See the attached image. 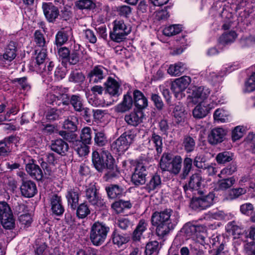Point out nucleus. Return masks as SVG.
I'll list each match as a JSON object with an SVG mask.
<instances>
[{
  "label": "nucleus",
  "mask_w": 255,
  "mask_h": 255,
  "mask_svg": "<svg viewBox=\"0 0 255 255\" xmlns=\"http://www.w3.org/2000/svg\"><path fill=\"white\" fill-rule=\"evenodd\" d=\"M51 149L61 155H64L69 149L68 144L61 139L52 140L50 145Z\"/></svg>",
  "instance_id": "nucleus-23"
},
{
  "label": "nucleus",
  "mask_w": 255,
  "mask_h": 255,
  "mask_svg": "<svg viewBox=\"0 0 255 255\" xmlns=\"http://www.w3.org/2000/svg\"><path fill=\"white\" fill-rule=\"evenodd\" d=\"M229 229L230 230L232 233L234 238H239L240 236L242 235L244 230L239 226L235 224L234 222L228 225Z\"/></svg>",
  "instance_id": "nucleus-64"
},
{
  "label": "nucleus",
  "mask_w": 255,
  "mask_h": 255,
  "mask_svg": "<svg viewBox=\"0 0 255 255\" xmlns=\"http://www.w3.org/2000/svg\"><path fill=\"white\" fill-rule=\"evenodd\" d=\"M147 172L145 167L142 163L137 164L134 173L131 176L132 183L139 186L144 184L146 182V176Z\"/></svg>",
  "instance_id": "nucleus-13"
},
{
  "label": "nucleus",
  "mask_w": 255,
  "mask_h": 255,
  "mask_svg": "<svg viewBox=\"0 0 255 255\" xmlns=\"http://www.w3.org/2000/svg\"><path fill=\"white\" fill-rule=\"evenodd\" d=\"M229 113L227 111L222 109H217L214 114V120L218 122L225 123L229 120Z\"/></svg>",
  "instance_id": "nucleus-43"
},
{
  "label": "nucleus",
  "mask_w": 255,
  "mask_h": 255,
  "mask_svg": "<svg viewBox=\"0 0 255 255\" xmlns=\"http://www.w3.org/2000/svg\"><path fill=\"white\" fill-rule=\"evenodd\" d=\"M91 132L92 130L89 127H85L82 130L80 134L81 142L90 144L91 141Z\"/></svg>",
  "instance_id": "nucleus-54"
},
{
  "label": "nucleus",
  "mask_w": 255,
  "mask_h": 255,
  "mask_svg": "<svg viewBox=\"0 0 255 255\" xmlns=\"http://www.w3.org/2000/svg\"><path fill=\"white\" fill-rule=\"evenodd\" d=\"M208 108L202 104H199L193 110V116L198 119L205 117L208 113Z\"/></svg>",
  "instance_id": "nucleus-41"
},
{
  "label": "nucleus",
  "mask_w": 255,
  "mask_h": 255,
  "mask_svg": "<svg viewBox=\"0 0 255 255\" xmlns=\"http://www.w3.org/2000/svg\"><path fill=\"white\" fill-rule=\"evenodd\" d=\"M233 153L229 151H224L217 154L216 157L217 162L220 164H224L230 162L233 159Z\"/></svg>",
  "instance_id": "nucleus-42"
},
{
  "label": "nucleus",
  "mask_w": 255,
  "mask_h": 255,
  "mask_svg": "<svg viewBox=\"0 0 255 255\" xmlns=\"http://www.w3.org/2000/svg\"><path fill=\"white\" fill-rule=\"evenodd\" d=\"M77 145L74 146L75 150L80 156H84L88 154L89 152V147L86 144L81 142V141H76Z\"/></svg>",
  "instance_id": "nucleus-44"
},
{
  "label": "nucleus",
  "mask_w": 255,
  "mask_h": 255,
  "mask_svg": "<svg viewBox=\"0 0 255 255\" xmlns=\"http://www.w3.org/2000/svg\"><path fill=\"white\" fill-rule=\"evenodd\" d=\"M108 197L111 199L120 198L123 194V188L117 185H111L106 188Z\"/></svg>",
  "instance_id": "nucleus-35"
},
{
  "label": "nucleus",
  "mask_w": 255,
  "mask_h": 255,
  "mask_svg": "<svg viewBox=\"0 0 255 255\" xmlns=\"http://www.w3.org/2000/svg\"><path fill=\"white\" fill-rule=\"evenodd\" d=\"M133 104V100L131 96L128 93L124 97L122 103L117 107V111L118 112L124 113L129 110Z\"/></svg>",
  "instance_id": "nucleus-32"
},
{
  "label": "nucleus",
  "mask_w": 255,
  "mask_h": 255,
  "mask_svg": "<svg viewBox=\"0 0 255 255\" xmlns=\"http://www.w3.org/2000/svg\"><path fill=\"white\" fill-rule=\"evenodd\" d=\"M77 120L75 117H71L64 122L63 127L65 129H67L70 133L74 132L77 130Z\"/></svg>",
  "instance_id": "nucleus-40"
},
{
  "label": "nucleus",
  "mask_w": 255,
  "mask_h": 255,
  "mask_svg": "<svg viewBox=\"0 0 255 255\" xmlns=\"http://www.w3.org/2000/svg\"><path fill=\"white\" fill-rule=\"evenodd\" d=\"M51 97L54 98V100L51 102L50 103L53 105H58L59 106L61 103H62L64 105H68L70 104V97H69L67 94H61L56 97L54 95H50Z\"/></svg>",
  "instance_id": "nucleus-51"
},
{
  "label": "nucleus",
  "mask_w": 255,
  "mask_h": 255,
  "mask_svg": "<svg viewBox=\"0 0 255 255\" xmlns=\"http://www.w3.org/2000/svg\"><path fill=\"white\" fill-rule=\"evenodd\" d=\"M61 113V111L59 109H51L47 112L46 117L50 121H55L59 118Z\"/></svg>",
  "instance_id": "nucleus-59"
},
{
  "label": "nucleus",
  "mask_w": 255,
  "mask_h": 255,
  "mask_svg": "<svg viewBox=\"0 0 255 255\" xmlns=\"http://www.w3.org/2000/svg\"><path fill=\"white\" fill-rule=\"evenodd\" d=\"M130 31L131 27L126 24L123 20L117 19L113 22V31L110 32V36L113 41L120 42L126 38Z\"/></svg>",
  "instance_id": "nucleus-6"
},
{
  "label": "nucleus",
  "mask_w": 255,
  "mask_h": 255,
  "mask_svg": "<svg viewBox=\"0 0 255 255\" xmlns=\"http://www.w3.org/2000/svg\"><path fill=\"white\" fill-rule=\"evenodd\" d=\"M191 82V78L189 76H184L176 79L171 84V90L178 99H181L185 96L184 91Z\"/></svg>",
  "instance_id": "nucleus-8"
},
{
  "label": "nucleus",
  "mask_w": 255,
  "mask_h": 255,
  "mask_svg": "<svg viewBox=\"0 0 255 255\" xmlns=\"http://www.w3.org/2000/svg\"><path fill=\"white\" fill-rule=\"evenodd\" d=\"M175 122L178 125H182L185 121V114L183 106L178 104L175 106L173 111Z\"/></svg>",
  "instance_id": "nucleus-28"
},
{
  "label": "nucleus",
  "mask_w": 255,
  "mask_h": 255,
  "mask_svg": "<svg viewBox=\"0 0 255 255\" xmlns=\"http://www.w3.org/2000/svg\"><path fill=\"white\" fill-rule=\"evenodd\" d=\"M187 69L186 65L181 62L170 65L167 70L169 74L173 76H179Z\"/></svg>",
  "instance_id": "nucleus-29"
},
{
  "label": "nucleus",
  "mask_w": 255,
  "mask_h": 255,
  "mask_svg": "<svg viewBox=\"0 0 255 255\" xmlns=\"http://www.w3.org/2000/svg\"><path fill=\"white\" fill-rule=\"evenodd\" d=\"M94 141L95 144L99 146L105 145L107 142L105 134L103 131H98L95 133Z\"/></svg>",
  "instance_id": "nucleus-57"
},
{
  "label": "nucleus",
  "mask_w": 255,
  "mask_h": 255,
  "mask_svg": "<svg viewBox=\"0 0 255 255\" xmlns=\"http://www.w3.org/2000/svg\"><path fill=\"white\" fill-rule=\"evenodd\" d=\"M129 240V237L126 234H121L118 232L114 231L112 235V241L115 245L121 247L127 243Z\"/></svg>",
  "instance_id": "nucleus-36"
},
{
  "label": "nucleus",
  "mask_w": 255,
  "mask_h": 255,
  "mask_svg": "<svg viewBox=\"0 0 255 255\" xmlns=\"http://www.w3.org/2000/svg\"><path fill=\"white\" fill-rule=\"evenodd\" d=\"M34 41L38 46L41 47L45 46V39L43 34L39 30H36L34 32Z\"/></svg>",
  "instance_id": "nucleus-62"
},
{
  "label": "nucleus",
  "mask_w": 255,
  "mask_h": 255,
  "mask_svg": "<svg viewBox=\"0 0 255 255\" xmlns=\"http://www.w3.org/2000/svg\"><path fill=\"white\" fill-rule=\"evenodd\" d=\"M131 8L128 5H123L117 7L118 15L122 17L128 18L131 13Z\"/></svg>",
  "instance_id": "nucleus-56"
},
{
  "label": "nucleus",
  "mask_w": 255,
  "mask_h": 255,
  "mask_svg": "<svg viewBox=\"0 0 255 255\" xmlns=\"http://www.w3.org/2000/svg\"><path fill=\"white\" fill-rule=\"evenodd\" d=\"M176 224L177 221L175 220L173 223H161V222H159L157 224H153V225L157 226L156 232L157 236L163 237L168 234L170 230L174 229Z\"/></svg>",
  "instance_id": "nucleus-24"
},
{
  "label": "nucleus",
  "mask_w": 255,
  "mask_h": 255,
  "mask_svg": "<svg viewBox=\"0 0 255 255\" xmlns=\"http://www.w3.org/2000/svg\"><path fill=\"white\" fill-rule=\"evenodd\" d=\"M235 182L236 179L234 177L219 180L217 183L215 189L217 191H225L233 186Z\"/></svg>",
  "instance_id": "nucleus-31"
},
{
  "label": "nucleus",
  "mask_w": 255,
  "mask_h": 255,
  "mask_svg": "<svg viewBox=\"0 0 255 255\" xmlns=\"http://www.w3.org/2000/svg\"><path fill=\"white\" fill-rule=\"evenodd\" d=\"M69 79L70 82L79 83L84 80L85 76L82 72L75 71L71 73Z\"/></svg>",
  "instance_id": "nucleus-61"
},
{
  "label": "nucleus",
  "mask_w": 255,
  "mask_h": 255,
  "mask_svg": "<svg viewBox=\"0 0 255 255\" xmlns=\"http://www.w3.org/2000/svg\"><path fill=\"white\" fill-rule=\"evenodd\" d=\"M108 75L107 69L102 66H95L88 73V78L91 83H101Z\"/></svg>",
  "instance_id": "nucleus-11"
},
{
  "label": "nucleus",
  "mask_w": 255,
  "mask_h": 255,
  "mask_svg": "<svg viewBox=\"0 0 255 255\" xmlns=\"http://www.w3.org/2000/svg\"><path fill=\"white\" fill-rule=\"evenodd\" d=\"M162 138L154 131L148 138V141L146 144L148 148L153 149L155 148L157 153L160 154L162 151Z\"/></svg>",
  "instance_id": "nucleus-16"
},
{
  "label": "nucleus",
  "mask_w": 255,
  "mask_h": 255,
  "mask_svg": "<svg viewBox=\"0 0 255 255\" xmlns=\"http://www.w3.org/2000/svg\"><path fill=\"white\" fill-rule=\"evenodd\" d=\"M182 30L180 25L173 24L164 28L163 30L164 35L171 36L179 33Z\"/></svg>",
  "instance_id": "nucleus-46"
},
{
  "label": "nucleus",
  "mask_w": 255,
  "mask_h": 255,
  "mask_svg": "<svg viewBox=\"0 0 255 255\" xmlns=\"http://www.w3.org/2000/svg\"><path fill=\"white\" fill-rule=\"evenodd\" d=\"M171 210L166 209L160 212H155L152 216L151 221L152 224L173 223L170 218Z\"/></svg>",
  "instance_id": "nucleus-17"
},
{
  "label": "nucleus",
  "mask_w": 255,
  "mask_h": 255,
  "mask_svg": "<svg viewBox=\"0 0 255 255\" xmlns=\"http://www.w3.org/2000/svg\"><path fill=\"white\" fill-rule=\"evenodd\" d=\"M237 37V34L235 31H231L223 33L219 38L218 41L220 44L223 45L230 44L234 41Z\"/></svg>",
  "instance_id": "nucleus-37"
},
{
  "label": "nucleus",
  "mask_w": 255,
  "mask_h": 255,
  "mask_svg": "<svg viewBox=\"0 0 255 255\" xmlns=\"http://www.w3.org/2000/svg\"><path fill=\"white\" fill-rule=\"evenodd\" d=\"M86 59L84 53V51L82 50L79 44H75L74 45L73 49L70 53L69 62L70 64L75 65L79 62Z\"/></svg>",
  "instance_id": "nucleus-18"
},
{
  "label": "nucleus",
  "mask_w": 255,
  "mask_h": 255,
  "mask_svg": "<svg viewBox=\"0 0 255 255\" xmlns=\"http://www.w3.org/2000/svg\"><path fill=\"white\" fill-rule=\"evenodd\" d=\"M161 183V178L157 174L154 175L147 184V188L149 190H154L160 187Z\"/></svg>",
  "instance_id": "nucleus-53"
},
{
  "label": "nucleus",
  "mask_w": 255,
  "mask_h": 255,
  "mask_svg": "<svg viewBox=\"0 0 255 255\" xmlns=\"http://www.w3.org/2000/svg\"><path fill=\"white\" fill-rule=\"evenodd\" d=\"M92 159L94 167L99 172L113 168L114 159L107 151H103L100 154L97 151H93Z\"/></svg>",
  "instance_id": "nucleus-2"
},
{
  "label": "nucleus",
  "mask_w": 255,
  "mask_h": 255,
  "mask_svg": "<svg viewBox=\"0 0 255 255\" xmlns=\"http://www.w3.org/2000/svg\"><path fill=\"white\" fill-rule=\"evenodd\" d=\"M182 145L187 152H190L195 147V140L192 137L186 135L183 138Z\"/></svg>",
  "instance_id": "nucleus-45"
},
{
  "label": "nucleus",
  "mask_w": 255,
  "mask_h": 255,
  "mask_svg": "<svg viewBox=\"0 0 255 255\" xmlns=\"http://www.w3.org/2000/svg\"><path fill=\"white\" fill-rule=\"evenodd\" d=\"M193 160L190 157H186L183 160V167L181 174V178L185 179L190 173L192 168Z\"/></svg>",
  "instance_id": "nucleus-49"
},
{
  "label": "nucleus",
  "mask_w": 255,
  "mask_h": 255,
  "mask_svg": "<svg viewBox=\"0 0 255 255\" xmlns=\"http://www.w3.org/2000/svg\"><path fill=\"white\" fill-rule=\"evenodd\" d=\"M110 228L103 223L96 222L91 227L90 238L95 246L102 245L106 240Z\"/></svg>",
  "instance_id": "nucleus-3"
},
{
  "label": "nucleus",
  "mask_w": 255,
  "mask_h": 255,
  "mask_svg": "<svg viewBox=\"0 0 255 255\" xmlns=\"http://www.w3.org/2000/svg\"><path fill=\"white\" fill-rule=\"evenodd\" d=\"M37 52L38 50H36L35 53L36 54H37L35 57L36 62L37 65L41 66L40 68H42L47 56L46 50L43 48L38 53H37Z\"/></svg>",
  "instance_id": "nucleus-60"
},
{
  "label": "nucleus",
  "mask_w": 255,
  "mask_h": 255,
  "mask_svg": "<svg viewBox=\"0 0 255 255\" xmlns=\"http://www.w3.org/2000/svg\"><path fill=\"white\" fill-rule=\"evenodd\" d=\"M90 213V210L85 203L81 204L77 209V216L78 218L83 219Z\"/></svg>",
  "instance_id": "nucleus-55"
},
{
  "label": "nucleus",
  "mask_w": 255,
  "mask_h": 255,
  "mask_svg": "<svg viewBox=\"0 0 255 255\" xmlns=\"http://www.w3.org/2000/svg\"><path fill=\"white\" fill-rule=\"evenodd\" d=\"M75 7L80 10H92L96 7L95 0H78L75 2Z\"/></svg>",
  "instance_id": "nucleus-34"
},
{
  "label": "nucleus",
  "mask_w": 255,
  "mask_h": 255,
  "mask_svg": "<svg viewBox=\"0 0 255 255\" xmlns=\"http://www.w3.org/2000/svg\"><path fill=\"white\" fill-rule=\"evenodd\" d=\"M131 204L129 201H123L122 200L116 201L112 205V208L118 213H121L125 209H129Z\"/></svg>",
  "instance_id": "nucleus-38"
},
{
  "label": "nucleus",
  "mask_w": 255,
  "mask_h": 255,
  "mask_svg": "<svg viewBox=\"0 0 255 255\" xmlns=\"http://www.w3.org/2000/svg\"><path fill=\"white\" fill-rule=\"evenodd\" d=\"M16 43L14 41H10L5 49L4 53L3 54V58L5 60L11 61L16 57Z\"/></svg>",
  "instance_id": "nucleus-33"
},
{
  "label": "nucleus",
  "mask_w": 255,
  "mask_h": 255,
  "mask_svg": "<svg viewBox=\"0 0 255 255\" xmlns=\"http://www.w3.org/2000/svg\"><path fill=\"white\" fill-rule=\"evenodd\" d=\"M85 196L88 202L93 205L95 208L101 210L106 207L104 199L98 195L97 189L95 185H91L85 191Z\"/></svg>",
  "instance_id": "nucleus-10"
},
{
  "label": "nucleus",
  "mask_w": 255,
  "mask_h": 255,
  "mask_svg": "<svg viewBox=\"0 0 255 255\" xmlns=\"http://www.w3.org/2000/svg\"><path fill=\"white\" fill-rule=\"evenodd\" d=\"M200 226L188 223L184 226L183 230L187 237L190 238L195 235L197 232L200 231Z\"/></svg>",
  "instance_id": "nucleus-48"
},
{
  "label": "nucleus",
  "mask_w": 255,
  "mask_h": 255,
  "mask_svg": "<svg viewBox=\"0 0 255 255\" xmlns=\"http://www.w3.org/2000/svg\"><path fill=\"white\" fill-rule=\"evenodd\" d=\"M210 93V91L208 88L201 86L194 88L191 95L189 97L190 102L194 104H201L208 97Z\"/></svg>",
  "instance_id": "nucleus-14"
},
{
  "label": "nucleus",
  "mask_w": 255,
  "mask_h": 255,
  "mask_svg": "<svg viewBox=\"0 0 255 255\" xmlns=\"http://www.w3.org/2000/svg\"><path fill=\"white\" fill-rule=\"evenodd\" d=\"M26 170L32 178L37 180H41L43 176L41 169L38 165L35 164H27L26 165Z\"/></svg>",
  "instance_id": "nucleus-26"
},
{
  "label": "nucleus",
  "mask_w": 255,
  "mask_h": 255,
  "mask_svg": "<svg viewBox=\"0 0 255 255\" xmlns=\"http://www.w3.org/2000/svg\"><path fill=\"white\" fill-rule=\"evenodd\" d=\"M80 195V190L77 187L69 188L66 195L69 205L71 208L75 210L77 206Z\"/></svg>",
  "instance_id": "nucleus-22"
},
{
  "label": "nucleus",
  "mask_w": 255,
  "mask_h": 255,
  "mask_svg": "<svg viewBox=\"0 0 255 255\" xmlns=\"http://www.w3.org/2000/svg\"><path fill=\"white\" fill-rule=\"evenodd\" d=\"M51 210L53 215L61 216L64 212L62 204L61 197L57 194L51 195L50 198Z\"/></svg>",
  "instance_id": "nucleus-15"
},
{
  "label": "nucleus",
  "mask_w": 255,
  "mask_h": 255,
  "mask_svg": "<svg viewBox=\"0 0 255 255\" xmlns=\"http://www.w3.org/2000/svg\"><path fill=\"white\" fill-rule=\"evenodd\" d=\"M202 178L200 174L195 173L193 174L190 178L188 184L184 186V190L187 196L190 197L192 193L195 195L198 193H202L200 187L202 185Z\"/></svg>",
  "instance_id": "nucleus-9"
},
{
  "label": "nucleus",
  "mask_w": 255,
  "mask_h": 255,
  "mask_svg": "<svg viewBox=\"0 0 255 255\" xmlns=\"http://www.w3.org/2000/svg\"><path fill=\"white\" fill-rule=\"evenodd\" d=\"M255 90V72L253 73L245 84V91L251 92Z\"/></svg>",
  "instance_id": "nucleus-63"
},
{
  "label": "nucleus",
  "mask_w": 255,
  "mask_h": 255,
  "mask_svg": "<svg viewBox=\"0 0 255 255\" xmlns=\"http://www.w3.org/2000/svg\"><path fill=\"white\" fill-rule=\"evenodd\" d=\"M72 34V29L69 28L67 30L59 31L55 36V44L61 46L65 44L68 40L69 37Z\"/></svg>",
  "instance_id": "nucleus-30"
},
{
  "label": "nucleus",
  "mask_w": 255,
  "mask_h": 255,
  "mask_svg": "<svg viewBox=\"0 0 255 255\" xmlns=\"http://www.w3.org/2000/svg\"><path fill=\"white\" fill-rule=\"evenodd\" d=\"M226 135L225 130L220 128L213 129L208 135L209 142L212 144H216L224 140Z\"/></svg>",
  "instance_id": "nucleus-20"
},
{
  "label": "nucleus",
  "mask_w": 255,
  "mask_h": 255,
  "mask_svg": "<svg viewBox=\"0 0 255 255\" xmlns=\"http://www.w3.org/2000/svg\"><path fill=\"white\" fill-rule=\"evenodd\" d=\"M42 9L46 20L49 22H54L59 15L58 8L52 2H43Z\"/></svg>",
  "instance_id": "nucleus-12"
},
{
  "label": "nucleus",
  "mask_w": 255,
  "mask_h": 255,
  "mask_svg": "<svg viewBox=\"0 0 255 255\" xmlns=\"http://www.w3.org/2000/svg\"><path fill=\"white\" fill-rule=\"evenodd\" d=\"M20 191L24 197H32L37 192L36 184L30 180L23 181L20 186Z\"/></svg>",
  "instance_id": "nucleus-19"
},
{
  "label": "nucleus",
  "mask_w": 255,
  "mask_h": 255,
  "mask_svg": "<svg viewBox=\"0 0 255 255\" xmlns=\"http://www.w3.org/2000/svg\"><path fill=\"white\" fill-rule=\"evenodd\" d=\"M106 91L112 96H118L120 95L119 83L114 78L109 77L105 83Z\"/></svg>",
  "instance_id": "nucleus-21"
},
{
  "label": "nucleus",
  "mask_w": 255,
  "mask_h": 255,
  "mask_svg": "<svg viewBox=\"0 0 255 255\" xmlns=\"http://www.w3.org/2000/svg\"><path fill=\"white\" fill-rule=\"evenodd\" d=\"M182 162V159L180 156L164 153L161 158L160 166L163 171L177 175L181 170Z\"/></svg>",
  "instance_id": "nucleus-1"
},
{
  "label": "nucleus",
  "mask_w": 255,
  "mask_h": 255,
  "mask_svg": "<svg viewBox=\"0 0 255 255\" xmlns=\"http://www.w3.org/2000/svg\"><path fill=\"white\" fill-rule=\"evenodd\" d=\"M143 115L141 111L133 112L125 117V120L129 125L136 126L142 122Z\"/></svg>",
  "instance_id": "nucleus-25"
},
{
  "label": "nucleus",
  "mask_w": 255,
  "mask_h": 255,
  "mask_svg": "<svg viewBox=\"0 0 255 255\" xmlns=\"http://www.w3.org/2000/svg\"><path fill=\"white\" fill-rule=\"evenodd\" d=\"M70 104L74 110L79 112L83 109V104L82 97L79 95H72L70 96Z\"/></svg>",
  "instance_id": "nucleus-39"
},
{
  "label": "nucleus",
  "mask_w": 255,
  "mask_h": 255,
  "mask_svg": "<svg viewBox=\"0 0 255 255\" xmlns=\"http://www.w3.org/2000/svg\"><path fill=\"white\" fill-rule=\"evenodd\" d=\"M133 98L134 105L139 109H144L147 106V100L140 91H134Z\"/></svg>",
  "instance_id": "nucleus-27"
},
{
  "label": "nucleus",
  "mask_w": 255,
  "mask_h": 255,
  "mask_svg": "<svg viewBox=\"0 0 255 255\" xmlns=\"http://www.w3.org/2000/svg\"><path fill=\"white\" fill-rule=\"evenodd\" d=\"M198 197L192 196L190 202V207L194 210H204L213 205L215 195L212 192L206 193L202 191V193H198Z\"/></svg>",
  "instance_id": "nucleus-5"
},
{
  "label": "nucleus",
  "mask_w": 255,
  "mask_h": 255,
  "mask_svg": "<svg viewBox=\"0 0 255 255\" xmlns=\"http://www.w3.org/2000/svg\"><path fill=\"white\" fill-rule=\"evenodd\" d=\"M0 221L5 229H11L14 227L15 219L12 211L5 201H0Z\"/></svg>",
  "instance_id": "nucleus-7"
},
{
  "label": "nucleus",
  "mask_w": 255,
  "mask_h": 255,
  "mask_svg": "<svg viewBox=\"0 0 255 255\" xmlns=\"http://www.w3.org/2000/svg\"><path fill=\"white\" fill-rule=\"evenodd\" d=\"M158 245V242L155 241H151L147 244L145 250V255H156L159 251Z\"/></svg>",
  "instance_id": "nucleus-52"
},
{
  "label": "nucleus",
  "mask_w": 255,
  "mask_h": 255,
  "mask_svg": "<svg viewBox=\"0 0 255 255\" xmlns=\"http://www.w3.org/2000/svg\"><path fill=\"white\" fill-rule=\"evenodd\" d=\"M18 220L24 227H29L33 221L31 215L29 213L21 214L19 216Z\"/></svg>",
  "instance_id": "nucleus-58"
},
{
  "label": "nucleus",
  "mask_w": 255,
  "mask_h": 255,
  "mask_svg": "<svg viewBox=\"0 0 255 255\" xmlns=\"http://www.w3.org/2000/svg\"><path fill=\"white\" fill-rule=\"evenodd\" d=\"M11 140L10 137L5 138L0 141V155H5L10 152Z\"/></svg>",
  "instance_id": "nucleus-47"
},
{
  "label": "nucleus",
  "mask_w": 255,
  "mask_h": 255,
  "mask_svg": "<svg viewBox=\"0 0 255 255\" xmlns=\"http://www.w3.org/2000/svg\"><path fill=\"white\" fill-rule=\"evenodd\" d=\"M237 168L236 164L233 162L223 168L218 175V176L220 178H222L224 177L231 175L237 171Z\"/></svg>",
  "instance_id": "nucleus-50"
},
{
  "label": "nucleus",
  "mask_w": 255,
  "mask_h": 255,
  "mask_svg": "<svg viewBox=\"0 0 255 255\" xmlns=\"http://www.w3.org/2000/svg\"><path fill=\"white\" fill-rule=\"evenodd\" d=\"M135 136L133 131L130 130L125 131L111 144V149L119 154L124 153L128 148Z\"/></svg>",
  "instance_id": "nucleus-4"
}]
</instances>
